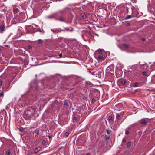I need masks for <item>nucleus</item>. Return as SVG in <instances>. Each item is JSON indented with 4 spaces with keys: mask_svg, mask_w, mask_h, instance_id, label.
<instances>
[{
    "mask_svg": "<svg viewBox=\"0 0 155 155\" xmlns=\"http://www.w3.org/2000/svg\"><path fill=\"white\" fill-rule=\"evenodd\" d=\"M34 110L33 108H29L25 112V114L28 118H31L34 113Z\"/></svg>",
    "mask_w": 155,
    "mask_h": 155,
    "instance_id": "f257e3e1",
    "label": "nucleus"
},
{
    "mask_svg": "<svg viewBox=\"0 0 155 155\" xmlns=\"http://www.w3.org/2000/svg\"><path fill=\"white\" fill-rule=\"evenodd\" d=\"M148 119L143 118L141 119L140 121L142 124L145 125L147 124L148 121Z\"/></svg>",
    "mask_w": 155,
    "mask_h": 155,
    "instance_id": "f03ea898",
    "label": "nucleus"
},
{
    "mask_svg": "<svg viewBox=\"0 0 155 155\" xmlns=\"http://www.w3.org/2000/svg\"><path fill=\"white\" fill-rule=\"evenodd\" d=\"M65 30L67 31H69L71 32L73 31V29L71 27H67L65 28Z\"/></svg>",
    "mask_w": 155,
    "mask_h": 155,
    "instance_id": "7ed1b4c3",
    "label": "nucleus"
},
{
    "mask_svg": "<svg viewBox=\"0 0 155 155\" xmlns=\"http://www.w3.org/2000/svg\"><path fill=\"white\" fill-rule=\"evenodd\" d=\"M22 35L20 32L17 33L16 36H14V38H18L20 37Z\"/></svg>",
    "mask_w": 155,
    "mask_h": 155,
    "instance_id": "20e7f679",
    "label": "nucleus"
},
{
    "mask_svg": "<svg viewBox=\"0 0 155 155\" xmlns=\"http://www.w3.org/2000/svg\"><path fill=\"white\" fill-rule=\"evenodd\" d=\"M5 28V26L4 25H2L0 27V30L2 31H4V29Z\"/></svg>",
    "mask_w": 155,
    "mask_h": 155,
    "instance_id": "39448f33",
    "label": "nucleus"
},
{
    "mask_svg": "<svg viewBox=\"0 0 155 155\" xmlns=\"http://www.w3.org/2000/svg\"><path fill=\"white\" fill-rule=\"evenodd\" d=\"M19 10L18 9L13 8V12L14 14H16L18 12Z\"/></svg>",
    "mask_w": 155,
    "mask_h": 155,
    "instance_id": "423d86ee",
    "label": "nucleus"
},
{
    "mask_svg": "<svg viewBox=\"0 0 155 155\" xmlns=\"http://www.w3.org/2000/svg\"><path fill=\"white\" fill-rule=\"evenodd\" d=\"M98 58L99 60H103L104 59V57L103 56L101 55L99 56L98 57Z\"/></svg>",
    "mask_w": 155,
    "mask_h": 155,
    "instance_id": "0eeeda50",
    "label": "nucleus"
},
{
    "mask_svg": "<svg viewBox=\"0 0 155 155\" xmlns=\"http://www.w3.org/2000/svg\"><path fill=\"white\" fill-rule=\"evenodd\" d=\"M132 16L130 15H127L125 18V20H127L129 19H130L132 18Z\"/></svg>",
    "mask_w": 155,
    "mask_h": 155,
    "instance_id": "6e6552de",
    "label": "nucleus"
},
{
    "mask_svg": "<svg viewBox=\"0 0 155 155\" xmlns=\"http://www.w3.org/2000/svg\"><path fill=\"white\" fill-rule=\"evenodd\" d=\"M40 151V150H39L38 148H35L34 150V152L35 153H37L39 152Z\"/></svg>",
    "mask_w": 155,
    "mask_h": 155,
    "instance_id": "1a4fd4ad",
    "label": "nucleus"
},
{
    "mask_svg": "<svg viewBox=\"0 0 155 155\" xmlns=\"http://www.w3.org/2000/svg\"><path fill=\"white\" fill-rule=\"evenodd\" d=\"M34 132L38 135H39V130L38 129H36L35 130Z\"/></svg>",
    "mask_w": 155,
    "mask_h": 155,
    "instance_id": "9d476101",
    "label": "nucleus"
},
{
    "mask_svg": "<svg viewBox=\"0 0 155 155\" xmlns=\"http://www.w3.org/2000/svg\"><path fill=\"white\" fill-rule=\"evenodd\" d=\"M112 120V116L110 115L108 117V121L110 122V121H111Z\"/></svg>",
    "mask_w": 155,
    "mask_h": 155,
    "instance_id": "9b49d317",
    "label": "nucleus"
},
{
    "mask_svg": "<svg viewBox=\"0 0 155 155\" xmlns=\"http://www.w3.org/2000/svg\"><path fill=\"white\" fill-rule=\"evenodd\" d=\"M59 20L61 21H64V18L63 17H61L59 19Z\"/></svg>",
    "mask_w": 155,
    "mask_h": 155,
    "instance_id": "f8f14e48",
    "label": "nucleus"
},
{
    "mask_svg": "<svg viewBox=\"0 0 155 155\" xmlns=\"http://www.w3.org/2000/svg\"><path fill=\"white\" fill-rule=\"evenodd\" d=\"M19 130L21 132H23L24 130V128L22 127H20L19 128Z\"/></svg>",
    "mask_w": 155,
    "mask_h": 155,
    "instance_id": "ddd939ff",
    "label": "nucleus"
},
{
    "mask_svg": "<svg viewBox=\"0 0 155 155\" xmlns=\"http://www.w3.org/2000/svg\"><path fill=\"white\" fill-rule=\"evenodd\" d=\"M98 52L99 54H101L103 52V50L101 49H99Z\"/></svg>",
    "mask_w": 155,
    "mask_h": 155,
    "instance_id": "4468645a",
    "label": "nucleus"
},
{
    "mask_svg": "<svg viewBox=\"0 0 155 155\" xmlns=\"http://www.w3.org/2000/svg\"><path fill=\"white\" fill-rule=\"evenodd\" d=\"M110 132H111V130H110L107 129V134H110Z\"/></svg>",
    "mask_w": 155,
    "mask_h": 155,
    "instance_id": "2eb2a0df",
    "label": "nucleus"
},
{
    "mask_svg": "<svg viewBox=\"0 0 155 155\" xmlns=\"http://www.w3.org/2000/svg\"><path fill=\"white\" fill-rule=\"evenodd\" d=\"M121 83L123 85L125 84L126 83V81L125 80H123L121 81Z\"/></svg>",
    "mask_w": 155,
    "mask_h": 155,
    "instance_id": "dca6fc26",
    "label": "nucleus"
},
{
    "mask_svg": "<svg viewBox=\"0 0 155 155\" xmlns=\"http://www.w3.org/2000/svg\"><path fill=\"white\" fill-rule=\"evenodd\" d=\"M123 46L126 48H128V45L126 44H124L123 45Z\"/></svg>",
    "mask_w": 155,
    "mask_h": 155,
    "instance_id": "f3484780",
    "label": "nucleus"
},
{
    "mask_svg": "<svg viewBox=\"0 0 155 155\" xmlns=\"http://www.w3.org/2000/svg\"><path fill=\"white\" fill-rule=\"evenodd\" d=\"M131 143L130 142H127V147L130 146L131 145Z\"/></svg>",
    "mask_w": 155,
    "mask_h": 155,
    "instance_id": "a211bd4d",
    "label": "nucleus"
},
{
    "mask_svg": "<svg viewBox=\"0 0 155 155\" xmlns=\"http://www.w3.org/2000/svg\"><path fill=\"white\" fill-rule=\"evenodd\" d=\"M120 116L119 114H117L116 116V118L118 119H120Z\"/></svg>",
    "mask_w": 155,
    "mask_h": 155,
    "instance_id": "6ab92c4d",
    "label": "nucleus"
},
{
    "mask_svg": "<svg viewBox=\"0 0 155 155\" xmlns=\"http://www.w3.org/2000/svg\"><path fill=\"white\" fill-rule=\"evenodd\" d=\"M11 153V152L10 151V150H7L6 152V154L8 155H9Z\"/></svg>",
    "mask_w": 155,
    "mask_h": 155,
    "instance_id": "aec40b11",
    "label": "nucleus"
},
{
    "mask_svg": "<svg viewBox=\"0 0 155 155\" xmlns=\"http://www.w3.org/2000/svg\"><path fill=\"white\" fill-rule=\"evenodd\" d=\"M65 135L66 136V137H68V136L69 135V133L68 132H67L65 133Z\"/></svg>",
    "mask_w": 155,
    "mask_h": 155,
    "instance_id": "412c9836",
    "label": "nucleus"
},
{
    "mask_svg": "<svg viewBox=\"0 0 155 155\" xmlns=\"http://www.w3.org/2000/svg\"><path fill=\"white\" fill-rule=\"evenodd\" d=\"M46 143V141L45 140H43V141H42V143L43 144H45Z\"/></svg>",
    "mask_w": 155,
    "mask_h": 155,
    "instance_id": "4be33fe9",
    "label": "nucleus"
},
{
    "mask_svg": "<svg viewBox=\"0 0 155 155\" xmlns=\"http://www.w3.org/2000/svg\"><path fill=\"white\" fill-rule=\"evenodd\" d=\"M42 41L41 39H39L38 40V42L39 44H41L42 43Z\"/></svg>",
    "mask_w": 155,
    "mask_h": 155,
    "instance_id": "5701e85b",
    "label": "nucleus"
},
{
    "mask_svg": "<svg viewBox=\"0 0 155 155\" xmlns=\"http://www.w3.org/2000/svg\"><path fill=\"white\" fill-rule=\"evenodd\" d=\"M4 96V93L3 92L0 93V96L2 97Z\"/></svg>",
    "mask_w": 155,
    "mask_h": 155,
    "instance_id": "b1692460",
    "label": "nucleus"
},
{
    "mask_svg": "<svg viewBox=\"0 0 155 155\" xmlns=\"http://www.w3.org/2000/svg\"><path fill=\"white\" fill-rule=\"evenodd\" d=\"M129 134V132L127 130H126L125 131V134Z\"/></svg>",
    "mask_w": 155,
    "mask_h": 155,
    "instance_id": "393cba45",
    "label": "nucleus"
},
{
    "mask_svg": "<svg viewBox=\"0 0 155 155\" xmlns=\"http://www.w3.org/2000/svg\"><path fill=\"white\" fill-rule=\"evenodd\" d=\"M147 74V73L146 72H143L142 73L143 75H146Z\"/></svg>",
    "mask_w": 155,
    "mask_h": 155,
    "instance_id": "a878e982",
    "label": "nucleus"
},
{
    "mask_svg": "<svg viewBox=\"0 0 155 155\" xmlns=\"http://www.w3.org/2000/svg\"><path fill=\"white\" fill-rule=\"evenodd\" d=\"M123 142L125 143L126 142V139L125 138H123Z\"/></svg>",
    "mask_w": 155,
    "mask_h": 155,
    "instance_id": "bb28decb",
    "label": "nucleus"
},
{
    "mask_svg": "<svg viewBox=\"0 0 155 155\" xmlns=\"http://www.w3.org/2000/svg\"><path fill=\"white\" fill-rule=\"evenodd\" d=\"M134 85L135 86H138V83H134Z\"/></svg>",
    "mask_w": 155,
    "mask_h": 155,
    "instance_id": "cd10ccee",
    "label": "nucleus"
},
{
    "mask_svg": "<svg viewBox=\"0 0 155 155\" xmlns=\"http://www.w3.org/2000/svg\"><path fill=\"white\" fill-rule=\"evenodd\" d=\"M59 56L60 58H61L62 57V53L60 54L59 55Z\"/></svg>",
    "mask_w": 155,
    "mask_h": 155,
    "instance_id": "c85d7f7f",
    "label": "nucleus"
},
{
    "mask_svg": "<svg viewBox=\"0 0 155 155\" xmlns=\"http://www.w3.org/2000/svg\"><path fill=\"white\" fill-rule=\"evenodd\" d=\"M92 101L93 102H94L96 101V100L94 98H93L92 99Z\"/></svg>",
    "mask_w": 155,
    "mask_h": 155,
    "instance_id": "c756f323",
    "label": "nucleus"
},
{
    "mask_svg": "<svg viewBox=\"0 0 155 155\" xmlns=\"http://www.w3.org/2000/svg\"><path fill=\"white\" fill-rule=\"evenodd\" d=\"M73 119H74L75 120H76L77 119V118L76 117H74Z\"/></svg>",
    "mask_w": 155,
    "mask_h": 155,
    "instance_id": "7c9ffc66",
    "label": "nucleus"
},
{
    "mask_svg": "<svg viewBox=\"0 0 155 155\" xmlns=\"http://www.w3.org/2000/svg\"><path fill=\"white\" fill-rule=\"evenodd\" d=\"M2 84V82L1 81H0V86Z\"/></svg>",
    "mask_w": 155,
    "mask_h": 155,
    "instance_id": "2f4dec72",
    "label": "nucleus"
},
{
    "mask_svg": "<svg viewBox=\"0 0 155 155\" xmlns=\"http://www.w3.org/2000/svg\"><path fill=\"white\" fill-rule=\"evenodd\" d=\"M142 40L143 41H144L145 40V39L144 38H142Z\"/></svg>",
    "mask_w": 155,
    "mask_h": 155,
    "instance_id": "473e14b6",
    "label": "nucleus"
},
{
    "mask_svg": "<svg viewBox=\"0 0 155 155\" xmlns=\"http://www.w3.org/2000/svg\"><path fill=\"white\" fill-rule=\"evenodd\" d=\"M52 17H51V16H48V18H52Z\"/></svg>",
    "mask_w": 155,
    "mask_h": 155,
    "instance_id": "72a5a7b5",
    "label": "nucleus"
},
{
    "mask_svg": "<svg viewBox=\"0 0 155 155\" xmlns=\"http://www.w3.org/2000/svg\"><path fill=\"white\" fill-rule=\"evenodd\" d=\"M62 31H64V32H65V31H66V30H65V28L64 29L62 30Z\"/></svg>",
    "mask_w": 155,
    "mask_h": 155,
    "instance_id": "f704fd0d",
    "label": "nucleus"
},
{
    "mask_svg": "<svg viewBox=\"0 0 155 155\" xmlns=\"http://www.w3.org/2000/svg\"><path fill=\"white\" fill-rule=\"evenodd\" d=\"M28 48H31V46L29 45V46H28Z\"/></svg>",
    "mask_w": 155,
    "mask_h": 155,
    "instance_id": "c9c22d12",
    "label": "nucleus"
},
{
    "mask_svg": "<svg viewBox=\"0 0 155 155\" xmlns=\"http://www.w3.org/2000/svg\"><path fill=\"white\" fill-rule=\"evenodd\" d=\"M5 46L6 47H8V45H5Z\"/></svg>",
    "mask_w": 155,
    "mask_h": 155,
    "instance_id": "e433bc0d",
    "label": "nucleus"
},
{
    "mask_svg": "<svg viewBox=\"0 0 155 155\" xmlns=\"http://www.w3.org/2000/svg\"><path fill=\"white\" fill-rule=\"evenodd\" d=\"M67 104V103H64V105H66Z\"/></svg>",
    "mask_w": 155,
    "mask_h": 155,
    "instance_id": "4c0bfd02",
    "label": "nucleus"
},
{
    "mask_svg": "<svg viewBox=\"0 0 155 155\" xmlns=\"http://www.w3.org/2000/svg\"><path fill=\"white\" fill-rule=\"evenodd\" d=\"M86 155H90V154L89 153H88Z\"/></svg>",
    "mask_w": 155,
    "mask_h": 155,
    "instance_id": "58836bf2",
    "label": "nucleus"
},
{
    "mask_svg": "<svg viewBox=\"0 0 155 155\" xmlns=\"http://www.w3.org/2000/svg\"><path fill=\"white\" fill-rule=\"evenodd\" d=\"M48 137H49V138H50L51 137V136H48Z\"/></svg>",
    "mask_w": 155,
    "mask_h": 155,
    "instance_id": "ea45409f",
    "label": "nucleus"
},
{
    "mask_svg": "<svg viewBox=\"0 0 155 155\" xmlns=\"http://www.w3.org/2000/svg\"><path fill=\"white\" fill-rule=\"evenodd\" d=\"M109 139V137H108L107 138V139Z\"/></svg>",
    "mask_w": 155,
    "mask_h": 155,
    "instance_id": "a19ab883",
    "label": "nucleus"
},
{
    "mask_svg": "<svg viewBox=\"0 0 155 155\" xmlns=\"http://www.w3.org/2000/svg\"><path fill=\"white\" fill-rule=\"evenodd\" d=\"M51 31H52L53 32H54V31H53V30H51Z\"/></svg>",
    "mask_w": 155,
    "mask_h": 155,
    "instance_id": "79ce46f5",
    "label": "nucleus"
},
{
    "mask_svg": "<svg viewBox=\"0 0 155 155\" xmlns=\"http://www.w3.org/2000/svg\"><path fill=\"white\" fill-rule=\"evenodd\" d=\"M128 25H130V24L129 23L128 24Z\"/></svg>",
    "mask_w": 155,
    "mask_h": 155,
    "instance_id": "37998d69",
    "label": "nucleus"
},
{
    "mask_svg": "<svg viewBox=\"0 0 155 155\" xmlns=\"http://www.w3.org/2000/svg\"><path fill=\"white\" fill-rule=\"evenodd\" d=\"M1 16H0V18H1Z\"/></svg>",
    "mask_w": 155,
    "mask_h": 155,
    "instance_id": "c03bdc74",
    "label": "nucleus"
},
{
    "mask_svg": "<svg viewBox=\"0 0 155 155\" xmlns=\"http://www.w3.org/2000/svg\"><path fill=\"white\" fill-rule=\"evenodd\" d=\"M152 155L150 154V155Z\"/></svg>",
    "mask_w": 155,
    "mask_h": 155,
    "instance_id": "a18cd8bd",
    "label": "nucleus"
}]
</instances>
